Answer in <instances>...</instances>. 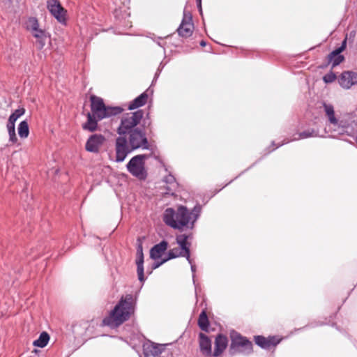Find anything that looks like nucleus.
<instances>
[{
    "label": "nucleus",
    "mask_w": 357,
    "mask_h": 357,
    "mask_svg": "<svg viewBox=\"0 0 357 357\" xmlns=\"http://www.w3.org/2000/svg\"><path fill=\"white\" fill-rule=\"evenodd\" d=\"M200 213L201 206L199 205L195 206L191 211L184 206H179L176 210L173 208H167L164 211L162 220L167 226L175 229H192Z\"/></svg>",
    "instance_id": "1"
},
{
    "label": "nucleus",
    "mask_w": 357,
    "mask_h": 357,
    "mask_svg": "<svg viewBox=\"0 0 357 357\" xmlns=\"http://www.w3.org/2000/svg\"><path fill=\"white\" fill-rule=\"evenodd\" d=\"M134 307L135 301L132 295L127 294L122 296L109 316L103 319V324L111 327L120 326L130 318L134 312Z\"/></svg>",
    "instance_id": "2"
},
{
    "label": "nucleus",
    "mask_w": 357,
    "mask_h": 357,
    "mask_svg": "<svg viewBox=\"0 0 357 357\" xmlns=\"http://www.w3.org/2000/svg\"><path fill=\"white\" fill-rule=\"evenodd\" d=\"M90 100L91 109V114L96 116L98 120H102L105 118L119 114L123 111V109L121 107L105 106L103 100L100 97L91 96Z\"/></svg>",
    "instance_id": "3"
},
{
    "label": "nucleus",
    "mask_w": 357,
    "mask_h": 357,
    "mask_svg": "<svg viewBox=\"0 0 357 357\" xmlns=\"http://www.w3.org/2000/svg\"><path fill=\"white\" fill-rule=\"evenodd\" d=\"M144 117V112L139 109L134 112H129L124 114L121 120V123L117 128L116 132L119 135L126 134L128 132L136 129Z\"/></svg>",
    "instance_id": "4"
},
{
    "label": "nucleus",
    "mask_w": 357,
    "mask_h": 357,
    "mask_svg": "<svg viewBox=\"0 0 357 357\" xmlns=\"http://www.w3.org/2000/svg\"><path fill=\"white\" fill-rule=\"evenodd\" d=\"M147 158L148 155L146 154L137 155L132 157L126 165L128 171L139 179L144 180L147 176L144 161Z\"/></svg>",
    "instance_id": "5"
},
{
    "label": "nucleus",
    "mask_w": 357,
    "mask_h": 357,
    "mask_svg": "<svg viewBox=\"0 0 357 357\" xmlns=\"http://www.w3.org/2000/svg\"><path fill=\"white\" fill-rule=\"evenodd\" d=\"M230 337V352L231 354L240 352L244 354H249L252 352V343L246 337H243L236 331L231 332Z\"/></svg>",
    "instance_id": "6"
},
{
    "label": "nucleus",
    "mask_w": 357,
    "mask_h": 357,
    "mask_svg": "<svg viewBox=\"0 0 357 357\" xmlns=\"http://www.w3.org/2000/svg\"><path fill=\"white\" fill-rule=\"evenodd\" d=\"M128 140L132 149L137 150L139 149H149V144L144 131L139 128H136L134 130L128 132L126 133Z\"/></svg>",
    "instance_id": "7"
},
{
    "label": "nucleus",
    "mask_w": 357,
    "mask_h": 357,
    "mask_svg": "<svg viewBox=\"0 0 357 357\" xmlns=\"http://www.w3.org/2000/svg\"><path fill=\"white\" fill-rule=\"evenodd\" d=\"M134 150L130 146L126 134L119 135L115 140V161L121 162Z\"/></svg>",
    "instance_id": "8"
},
{
    "label": "nucleus",
    "mask_w": 357,
    "mask_h": 357,
    "mask_svg": "<svg viewBox=\"0 0 357 357\" xmlns=\"http://www.w3.org/2000/svg\"><path fill=\"white\" fill-rule=\"evenodd\" d=\"M47 8L51 15L61 24H65L66 22V10L63 8L58 0H48L47 1Z\"/></svg>",
    "instance_id": "9"
},
{
    "label": "nucleus",
    "mask_w": 357,
    "mask_h": 357,
    "mask_svg": "<svg viewBox=\"0 0 357 357\" xmlns=\"http://www.w3.org/2000/svg\"><path fill=\"white\" fill-rule=\"evenodd\" d=\"M194 25L192 20V16L190 13H187L185 10L183 12V17L182 22L177 29L178 35L181 37H190L193 32Z\"/></svg>",
    "instance_id": "10"
},
{
    "label": "nucleus",
    "mask_w": 357,
    "mask_h": 357,
    "mask_svg": "<svg viewBox=\"0 0 357 357\" xmlns=\"http://www.w3.org/2000/svg\"><path fill=\"white\" fill-rule=\"evenodd\" d=\"M105 137L101 134H94L87 139L85 149L91 153H98L105 142Z\"/></svg>",
    "instance_id": "11"
},
{
    "label": "nucleus",
    "mask_w": 357,
    "mask_h": 357,
    "mask_svg": "<svg viewBox=\"0 0 357 357\" xmlns=\"http://www.w3.org/2000/svg\"><path fill=\"white\" fill-rule=\"evenodd\" d=\"M340 86L346 89L357 84V73L352 71L343 72L339 77Z\"/></svg>",
    "instance_id": "12"
},
{
    "label": "nucleus",
    "mask_w": 357,
    "mask_h": 357,
    "mask_svg": "<svg viewBox=\"0 0 357 357\" xmlns=\"http://www.w3.org/2000/svg\"><path fill=\"white\" fill-rule=\"evenodd\" d=\"M164 345L148 342L143 344V353L145 357L158 356L164 351Z\"/></svg>",
    "instance_id": "13"
},
{
    "label": "nucleus",
    "mask_w": 357,
    "mask_h": 357,
    "mask_svg": "<svg viewBox=\"0 0 357 357\" xmlns=\"http://www.w3.org/2000/svg\"><path fill=\"white\" fill-rule=\"evenodd\" d=\"M199 346L201 353L205 356H213L211 340L205 334L200 333L199 335Z\"/></svg>",
    "instance_id": "14"
},
{
    "label": "nucleus",
    "mask_w": 357,
    "mask_h": 357,
    "mask_svg": "<svg viewBox=\"0 0 357 357\" xmlns=\"http://www.w3.org/2000/svg\"><path fill=\"white\" fill-rule=\"evenodd\" d=\"M347 46V38H344V40L342 41V45L340 47L333 51L329 55H328V59L332 63L333 67H335L336 66L339 65L340 63H342L344 57L340 54L342 52H343Z\"/></svg>",
    "instance_id": "15"
},
{
    "label": "nucleus",
    "mask_w": 357,
    "mask_h": 357,
    "mask_svg": "<svg viewBox=\"0 0 357 357\" xmlns=\"http://www.w3.org/2000/svg\"><path fill=\"white\" fill-rule=\"evenodd\" d=\"M190 238L189 235L179 234L176 236V240L178 245L180 246L181 250L185 253V258L191 264V258L190 255V245L188 239Z\"/></svg>",
    "instance_id": "16"
},
{
    "label": "nucleus",
    "mask_w": 357,
    "mask_h": 357,
    "mask_svg": "<svg viewBox=\"0 0 357 357\" xmlns=\"http://www.w3.org/2000/svg\"><path fill=\"white\" fill-rule=\"evenodd\" d=\"M228 344V340L225 335L222 334L218 335L215 340V349L213 353V356L218 357L220 356L226 349Z\"/></svg>",
    "instance_id": "17"
},
{
    "label": "nucleus",
    "mask_w": 357,
    "mask_h": 357,
    "mask_svg": "<svg viewBox=\"0 0 357 357\" xmlns=\"http://www.w3.org/2000/svg\"><path fill=\"white\" fill-rule=\"evenodd\" d=\"M167 248L168 243L166 241H162L160 243L155 245L150 250L151 258L155 260L160 258Z\"/></svg>",
    "instance_id": "18"
},
{
    "label": "nucleus",
    "mask_w": 357,
    "mask_h": 357,
    "mask_svg": "<svg viewBox=\"0 0 357 357\" xmlns=\"http://www.w3.org/2000/svg\"><path fill=\"white\" fill-rule=\"evenodd\" d=\"M255 343L263 349H269L271 346H275L279 341H275V337L266 338L264 336L257 335L255 337Z\"/></svg>",
    "instance_id": "19"
},
{
    "label": "nucleus",
    "mask_w": 357,
    "mask_h": 357,
    "mask_svg": "<svg viewBox=\"0 0 357 357\" xmlns=\"http://www.w3.org/2000/svg\"><path fill=\"white\" fill-rule=\"evenodd\" d=\"M147 100L148 94L146 92H144L129 103L128 109L129 110H132L139 108L144 105L146 103Z\"/></svg>",
    "instance_id": "20"
},
{
    "label": "nucleus",
    "mask_w": 357,
    "mask_h": 357,
    "mask_svg": "<svg viewBox=\"0 0 357 357\" xmlns=\"http://www.w3.org/2000/svg\"><path fill=\"white\" fill-rule=\"evenodd\" d=\"M98 121L96 116L89 112L87 114V121L83 125V129L90 132L95 131L97 129Z\"/></svg>",
    "instance_id": "21"
},
{
    "label": "nucleus",
    "mask_w": 357,
    "mask_h": 357,
    "mask_svg": "<svg viewBox=\"0 0 357 357\" xmlns=\"http://www.w3.org/2000/svg\"><path fill=\"white\" fill-rule=\"evenodd\" d=\"M31 33L37 39V43H38L39 47L43 48L45 44V39L47 37L45 31L38 27Z\"/></svg>",
    "instance_id": "22"
},
{
    "label": "nucleus",
    "mask_w": 357,
    "mask_h": 357,
    "mask_svg": "<svg viewBox=\"0 0 357 357\" xmlns=\"http://www.w3.org/2000/svg\"><path fill=\"white\" fill-rule=\"evenodd\" d=\"M144 255H137L136 264L137 266V275L140 282H144Z\"/></svg>",
    "instance_id": "23"
},
{
    "label": "nucleus",
    "mask_w": 357,
    "mask_h": 357,
    "mask_svg": "<svg viewBox=\"0 0 357 357\" xmlns=\"http://www.w3.org/2000/svg\"><path fill=\"white\" fill-rule=\"evenodd\" d=\"M49 340L50 336L48 333L43 332L40 333L39 337L33 342V344L36 347L43 348L47 344Z\"/></svg>",
    "instance_id": "24"
},
{
    "label": "nucleus",
    "mask_w": 357,
    "mask_h": 357,
    "mask_svg": "<svg viewBox=\"0 0 357 357\" xmlns=\"http://www.w3.org/2000/svg\"><path fill=\"white\" fill-rule=\"evenodd\" d=\"M198 325L202 331H208L209 322L207 317V314L205 311H202L199 314L198 319Z\"/></svg>",
    "instance_id": "25"
},
{
    "label": "nucleus",
    "mask_w": 357,
    "mask_h": 357,
    "mask_svg": "<svg viewBox=\"0 0 357 357\" xmlns=\"http://www.w3.org/2000/svg\"><path fill=\"white\" fill-rule=\"evenodd\" d=\"M18 134L21 138H26L29 134L28 123L26 121H22L18 126Z\"/></svg>",
    "instance_id": "26"
},
{
    "label": "nucleus",
    "mask_w": 357,
    "mask_h": 357,
    "mask_svg": "<svg viewBox=\"0 0 357 357\" xmlns=\"http://www.w3.org/2000/svg\"><path fill=\"white\" fill-rule=\"evenodd\" d=\"M178 257H185V253L183 252L181 250H180L178 248H173L169 250L168 257L167 259L169 260Z\"/></svg>",
    "instance_id": "27"
},
{
    "label": "nucleus",
    "mask_w": 357,
    "mask_h": 357,
    "mask_svg": "<svg viewBox=\"0 0 357 357\" xmlns=\"http://www.w3.org/2000/svg\"><path fill=\"white\" fill-rule=\"evenodd\" d=\"M26 27L27 30L31 32L39 27V24L37 19L36 17L29 18L26 23Z\"/></svg>",
    "instance_id": "28"
},
{
    "label": "nucleus",
    "mask_w": 357,
    "mask_h": 357,
    "mask_svg": "<svg viewBox=\"0 0 357 357\" xmlns=\"http://www.w3.org/2000/svg\"><path fill=\"white\" fill-rule=\"evenodd\" d=\"M25 113V109L23 107L16 109L13 113L10 114L9 118L14 121H17L20 116Z\"/></svg>",
    "instance_id": "29"
},
{
    "label": "nucleus",
    "mask_w": 357,
    "mask_h": 357,
    "mask_svg": "<svg viewBox=\"0 0 357 357\" xmlns=\"http://www.w3.org/2000/svg\"><path fill=\"white\" fill-rule=\"evenodd\" d=\"M314 135L313 130H312V131L307 130V131H304V132H300L298 134V137L294 138V139L297 140V139H305V138H308V137H314Z\"/></svg>",
    "instance_id": "30"
},
{
    "label": "nucleus",
    "mask_w": 357,
    "mask_h": 357,
    "mask_svg": "<svg viewBox=\"0 0 357 357\" xmlns=\"http://www.w3.org/2000/svg\"><path fill=\"white\" fill-rule=\"evenodd\" d=\"M336 79V76L335 75L331 72L329 73H327L326 74L324 77H323V79L324 81L326 82V83H331L333 82V81H335V79Z\"/></svg>",
    "instance_id": "31"
},
{
    "label": "nucleus",
    "mask_w": 357,
    "mask_h": 357,
    "mask_svg": "<svg viewBox=\"0 0 357 357\" xmlns=\"http://www.w3.org/2000/svg\"><path fill=\"white\" fill-rule=\"evenodd\" d=\"M165 182L168 184H170L172 187L177 185L175 178L174 177V176L171 174H169L165 178Z\"/></svg>",
    "instance_id": "32"
},
{
    "label": "nucleus",
    "mask_w": 357,
    "mask_h": 357,
    "mask_svg": "<svg viewBox=\"0 0 357 357\" xmlns=\"http://www.w3.org/2000/svg\"><path fill=\"white\" fill-rule=\"evenodd\" d=\"M15 121L11 119L10 118H8V121L7 126H6L8 132L11 131V130H15Z\"/></svg>",
    "instance_id": "33"
},
{
    "label": "nucleus",
    "mask_w": 357,
    "mask_h": 357,
    "mask_svg": "<svg viewBox=\"0 0 357 357\" xmlns=\"http://www.w3.org/2000/svg\"><path fill=\"white\" fill-rule=\"evenodd\" d=\"M9 135V141L13 144H15L17 142V137L15 134V130H11L8 132Z\"/></svg>",
    "instance_id": "34"
},
{
    "label": "nucleus",
    "mask_w": 357,
    "mask_h": 357,
    "mask_svg": "<svg viewBox=\"0 0 357 357\" xmlns=\"http://www.w3.org/2000/svg\"><path fill=\"white\" fill-rule=\"evenodd\" d=\"M168 261V259H162L160 262H155L154 264H153V268H158L160 265H162V264L165 263L166 261Z\"/></svg>",
    "instance_id": "35"
},
{
    "label": "nucleus",
    "mask_w": 357,
    "mask_h": 357,
    "mask_svg": "<svg viewBox=\"0 0 357 357\" xmlns=\"http://www.w3.org/2000/svg\"><path fill=\"white\" fill-rule=\"evenodd\" d=\"M355 36H356V31H350V33L349 34H347L346 36L347 40L348 38L353 40Z\"/></svg>",
    "instance_id": "36"
},
{
    "label": "nucleus",
    "mask_w": 357,
    "mask_h": 357,
    "mask_svg": "<svg viewBox=\"0 0 357 357\" xmlns=\"http://www.w3.org/2000/svg\"><path fill=\"white\" fill-rule=\"evenodd\" d=\"M143 255V250L142 244H139L137 249V255Z\"/></svg>",
    "instance_id": "37"
},
{
    "label": "nucleus",
    "mask_w": 357,
    "mask_h": 357,
    "mask_svg": "<svg viewBox=\"0 0 357 357\" xmlns=\"http://www.w3.org/2000/svg\"><path fill=\"white\" fill-rule=\"evenodd\" d=\"M190 264L191 266V271H192V273L194 274L196 271V267H195V265L192 263V259H191V264Z\"/></svg>",
    "instance_id": "38"
},
{
    "label": "nucleus",
    "mask_w": 357,
    "mask_h": 357,
    "mask_svg": "<svg viewBox=\"0 0 357 357\" xmlns=\"http://www.w3.org/2000/svg\"><path fill=\"white\" fill-rule=\"evenodd\" d=\"M200 45H201V46L204 47L206 45V43L204 40H202L200 42Z\"/></svg>",
    "instance_id": "39"
},
{
    "label": "nucleus",
    "mask_w": 357,
    "mask_h": 357,
    "mask_svg": "<svg viewBox=\"0 0 357 357\" xmlns=\"http://www.w3.org/2000/svg\"><path fill=\"white\" fill-rule=\"evenodd\" d=\"M197 2L199 5L201 4V0H197Z\"/></svg>",
    "instance_id": "40"
},
{
    "label": "nucleus",
    "mask_w": 357,
    "mask_h": 357,
    "mask_svg": "<svg viewBox=\"0 0 357 357\" xmlns=\"http://www.w3.org/2000/svg\"><path fill=\"white\" fill-rule=\"evenodd\" d=\"M356 142L357 143V136L355 138Z\"/></svg>",
    "instance_id": "41"
}]
</instances>
